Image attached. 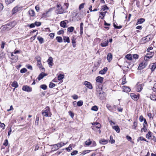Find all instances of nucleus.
Segmentation results:
<instances>
[{
    "instance_id": "22",
    "label": "nucleus",
    "mask_w": 156,
    "mask_h": 156,
    "mask_svg": "<svg viewBox=\"0 0 156 156\" xmlns=\"http://www.w3.org/2000/svg\"><path fill=\"white\" fill-rule=\"evenodd\" d=\"M153 56V55H151L148 56L147 55H146L144 57V61H146V62L147 61H148V59L151 58Z\"/></svg>"
},
{
    "instance_id": "42",
    "label": "nucleus",
    "mask_w": 156,
    "mask_h": 156,
    "mask_svg": "<svg viewBox=\"0 0 156 156\" xmlns=\"http://www.w3.org/2000/svg\"><path fill=\"white\" fill-rule=\"evenodd\" d=\"M58 149L57 148V147L56 145V144L53 145L52 146V150L53 151H56V150H57Z\"/></svg>"
},
{
    "instance_id": "10",
    "label": "nucleus",
    "mask_w": 156,
    "mask_h": 156,
    "mask_svg": "<svg viewBox=\"0 0 156 156\" xmlns=\"http://www.w3.org/2000/svg\"><path fill=\"white\" fill-rule=\"evenodd\" d=\"M130 96L132 99L134 101H136L139 98L138 96L134 93L131 94Z\"/></svg>"
},
{
    "instance_id": "3",
    "label": "nucleus",
    "mask_w": 156,
    "mask_h": 156,
    "mask_svg": "<svg viewBox=\"0 0 156 156\" xmlns=\"http://www.w3.org/2000/svg\"><path fill=\"white\" fill-rule=\"evenodd\" d=\"M50 112V108L47 106L46 107L44 110L42 111V115L45 117H48V114Z\"/></svg>"
},
{
    "instance_id": "15",
    "label": "nucleus",
    "mask_w": 156,
    "mask_h": 156,
    "mask_svg": "<svg viewBox=\"0 0 156 156\" xmlns=\"http://www.w3.org/2000/svg\"><path fill=\"white\" fill-rule=\"evenodd\" d=\"M60 25L63 28L67 27L66 23L64 21H62L60 22Z\"/></svg>"
},
{
    "instance_id": "9",
    "label": "nucleus",
    "mask_w": 156,
    "mask_h": 156,
    "mask_svg": "<svg viewBox=\"0 0 156 156\" xmlns=\"http://www.w3.org/2000/svg\"><path fill=\"white\" fill-rule=\"evenodd\" d=\"M21 9V8L18 6L15 7L12 10V12L13 14L20 11Z\"/></svg>"
},
{
    "instance_id": "34",
    "label": "nucleus",
    "mask_w": 156,
    "mask_h": 156,
    "mask_svg": "<svg viewBox=\"0 0 156 156\" xmlns=\"http://www.w3.org/2000/svg\"><path fill=\"white\" fill-rule=\"evenodd\" d=\"M137 141H138L139 140H144L147 142H148V141L147 140L144 138L143 136H140L139 137Z\"/></svg>"
},
{
    "instance_id": "1",
    "label": "nucleus",
    "mask_w": 156,
    "mask_h": 156,
    "mask_svg": "<svg viewBox=\"0 0 156 156\" xmlns=\"http://www.w3.org/2000/svg\"><path fill=\"white\" fill-rule=\"evenodd\" d=\"M107 9V6L106 5H104L101 7V9L100 12V15H101L103 16L101 18L103 19L104 17L105 16L106 13H107L106 11L105 10Z\"/></svg>"
},
{
    "instance_id": "12",
    "label": "nucleus",
    "mask_w": 156,
    "mask_h": 156,
    "mask_svg": "<svg viewBox=\"0 0 156 156\" xmlns=\"http://www.w3.org/2000/svg\"><path fill=\"white\" fill-rule=\"evenodd\" d=\"M145 21V20L142 18L139 19L137 20V22L136 23V25H138L139 24L143 23Z\"/></svg>"
},
{
    "instance_id": "5",
    "label": "nucleus",
    "mask_w": 156,
    "mask_h": 156,
    "mask_svg": "<svg viewBox=\"0 0 156 156\" xmlns=\"http://www.w3.org/2000/svg\"><path fill=\"white\" fill-rule=\"evenodd\" d=\"M9 25L7 24L2 27V30L1 32L3 33L5 31H7L10 30L11 28L10 27Z\"/></svg>"
},
{
    "instance_id": "53",
    "label": "nucleus",
    "mask_w": 156,
    "mask_h": 156,
    "mask_svg": "<svg viewBox=\"0 0 156 156\" xmlns=\"http://www.w3.org/2000/svg\"><path fill=\"white\" fill-rule=\"evenodd\" d=\"M137 125V122L135 121L133 123V129H136V127Z\"/></svg>"
},
{
    "instance_id": "62",
    "label": "nucleus",
    "mask_w": 156,
    "mask_h": 156,
    "mask_svg": "<svg viewBox=\"0 0 156 156\" xmlns=\"http://www.w3.org/2000/svg\"><path fill=\"white\" fill-rule=\"evenodd\" d=\"M72 97L75 100H76L78 98V96L76 94H74L72 96Z\"/></svg>"
},
{
    "instance_id": "20",
    "label": "nucleus",
    "mask_w": 156,
    "mask_h": 156,
    "mask_svg": "<svg viewBox=\"0 0 156 156\" xmlns=\"http://www.w3.org/2000/svg\"><path fill=\"white\" fill-rule=\"evenodd\" d=\"M112 59V55L111 53L108 54V61L109 62H111Z\"/></svg>"
},
{
    "instance_id": "33",
    "label": "nucleus",
    "mask_w": 156,
    "mask_h": 156,
    "mask_svg": "<svg viewBox=\"0 0 156 156\" xmlns=\"http://www.w3.org/2000/svg\"><path fill=\"white\" fill-rule=\"evenodd\" d=\"M109 142L111 144H113L115 143V140H114L113 139L112 136H111L110 137V140Z\"/></svg>"
},
{
    "instance_id": "49",
    "label": "nucleus",
    "mask_w": 156,
    "mask_h": 156,
    "mask_svg": "<svg viewBox=\"0 0 156 156\" xmlns=\"http://www.w3.org/2000/svg\"><path fill=\"white\" fill-rule=\"evenodd\" d=\"M150 98L152 100L156 101V96L155 95H152L151 96Z\"/></svg>"
},
{
    "instance_id": "50",
    "label": "nucleus",
    "mask_w": 156,
    "mask_h": 156,
    "mask_svg": "<svg viewBox=\"0 0 156 156\" xmlns=\"http://www.w3.org/2000/svg\"><path fill=\"white\" fill-rule=\"evenodd\" d=\"M77 153L78 151H74L72 152V153L71 154V155L72 156L74 155L77 154Z\"/></svg>"
},
{
    "instance_id": "35",
    "label": "nucleus",
    "mask_w": 156,
    "mask_h": 156,
    "mask_svg": "<svg viewBox=\"0 0 156 156\" xmlns=\"http://www.w3.org/2000/svg\"><path fill=\"white\" fill-rule=\"evenodd\" d=\"M40 87L44 90H46L47 88V86L45 84L41 85Z\"/></svg>"
},
{
    "instance_id": "60",
    "label": "nucleus",
    "mask_w": 156,
    "mask_h": 156,
    "mask_svg": "<svg viewBox=\"0 0 156 156\" xmlns=\"http://www.w3.org/2000/svg\"><path fill=\"white\" fill-rule=\"evenodd\" d=\"M144 119L142 115H140V116L139 119L140 122H142L144 120Z\"/></svg>"
},
{
    "instance_id": "8",
    "label": "nucleus",
    "mask_w": 156,
    "mask_h": 156,
    "mask_svg": "<svg viewBox=\"0 0 156 156\" xmlns=\"http://www.w3.org/2000/svg\"><path fill=\"white\" fill-rule=\"evenodd\" d=\"M83 84L89 89H92L93 88L92 85L90 82L85 81L83 82Z\"/></svg>"
},
{
    "instance_id": "27",
    "label": "nucleus",
    "mask_w": 156,
    "mask_h": 156,
    "mask_svg": "<svg viewBox=\"0 0 156 156\" xmlns=\"http://www.w3.org/2000/svg\"><path fill=\"white\" fill-rule=\"evenodd\" d=\"M45 75H45V74H43L42 73H41L38 77L37 79L39 80H40L41 79H42Z\"/></svg>"
},
{
    "instance_id": "51",
    "label": "nucleus",
    "mask_w": 156,
    "mask_h": 156,
    "mask_svg": "<svg viewBox=\"0 0 156 156\" xmlns=\"http://www.w3.org/2000/svg\"><path fill=\"white\" fill-rule=\"evenodd\" d=\"M18 58V56L17 55L15 56L14 57H13L11 58V59H12L13 60H14L15 62H16L17 61Z\"/></svg>"
},
{
    "instance_id": "13",
    "label": "nucleus",
    "mask_w": 156,
    "mask_h": 156,
    "mask_svg": "<svg viewBox=\"0 0 156 156\" xmlns=\"http://www.w3.org/2000/svg\"><path fill=\"white\" fill-rule=\"evenodd\" d=\"M47 62H48V64L51 66L53 65V58L52 57H50L48 59Z\"/></svg>"
},
{
    "instance_id": "38",
    "label": "nucleus",
    "mask_w": 156,
    "mask_h": 156,
    "mask_svg": "<svg viewBox=\"0 0 156 156\" xmlns=\"http://www.w3.org/2000/svg\"><path fill=\"white\" fill-rule=\"evenodd\" d=\"M74 30V27H70L68 28V31L69 32H72Z\"/></svg>"
},
{
    "instance_id": "61",
    "label": "nucleus",
    "mask_w": 156,
    "mask_h": 156,
    "mask_svg": "<svg viewBox=\"0 0 156 156\" xmlns=\"http://www.w3.org/2000/svg\"><path fill=\"white\" fill-rule=\"evenodd\" d=\"M142 130H143L144 132H146L147 130V128L144 124H143V127L142 129L141 130L142 131Z\"/></svg>"
},
{
    "instance_id": "52",
    "label": "nucleus",
    "mask_w": 156,
    "mask_h": 156,
    "mask_svg": "<svg viewBox=\"0 0 156 156\" xmlns=\"http://www.w3.org/2000/svg\"><path fill=\"white\" fill-rule=\"evenodd\" d=\"M8 144V142L7 139L5 140L4 143L3 144V145L5 146H7Z\"/></svg>"
},
{
    "instance_id": "54",
    "label": "nucleus",
    "mask_w": 156,
    "mask_h": 156,
    "mask_svg": "<svg viewBox=\"0 0 156 156\" xmlns=\"http://www.w3.org/2000/svg\"><path fill=\"white\" fill-rule=\"evenodd\" d=\"M39 117H36V121L35 122V123L36 125H38V121L39 120Z\"/></svg>"
},
{
    "instance_id": "21",
    "label": "nucleus",
    "mask_w": 156,
    "mask_h": 156,
    "mask_svg": "<svg viewBox=\"0 0 156 156\" xmlns=\"http://www.w3.org/2000/svg\"><path fill=\"white\" fill-rule=\"evenodd\" d=\"M29 13L30 15L32 16H35V12L34 10L30 9L29 10Z\"/></svg>"
},
{
    "instance_id": "25",
    "label": "nucleus",
    "mask_w": 156,
    "mask_h": 156,
    "mask_svg": "<svg viewBox=\"0 0 156 156\" xmlns=\"http://www.w3.org/2000/svg\"><path fill=\"white\" fill-rule=\"evenodd\" d=\"M56 39L58 42L61 43L62 42V39L61 37H57Z\"/></svg>"
},
{
    "instance_id": "39",
    "label": "nucleus",
    "mask_w": 156,
    "mask_h": 156,
    "mask_svg": "<svg viewBox=\"0 0 156 156\" xmlns=\"http://www.w3.org/2000/svg\"><path fill=\"white\" fill-rule=\"evenodd\" d=\"M15 0H5V2L7 4H9L12 3Z\"/></svg>"
},
{
    "instance_id": "7",
    "label": "nucleus",
    "mask_w": 156,
    "mask_h": 156,
    "mask_svg": "<svg viewBox=\"0 0 156 156\" xmlns=\"http://www.w3.org/2000/svg\"><path fill=\"white\" fill-rule=\"evenodd\" d=\"M23 90L27 92H30L32 90V88L30 87L27 85L23 86L22 87Z\"/></svg>"
},
{
    "instance_id": "36",
    "label": "nucleus",
    "mask_w": 156,
    "mask_h": 156,
    "mask_svg": "<svg viewBox=\"0 0 156 156\" xmlns=\"http://www.w3.org/2000/svg\"><path fill=\"white\" fill-rule=\"evenodd\" d=\"M64 75L63 74H60L59 75L58 77V80H61L64 77Z\"/></svg>"
},
{
    "instance_id": "28",
    "label": "nucleus",
    "mask_w": 156,
    "mask_h": 156,
    "mask_svg": "<svg viewBox=\"0 0 156 156\" xmlns=\"http://www.w3.org/2000/svg\"><path fill=\"white\" fill-rule=\"evenodd\" d=\"M125 57L126 59L129 60H131L132 59V55L130 54H128L126 55Z\"/></svg>"
},
{
    "instance_id": "57",
    "label": "nucleus",
    "mask_w": 156,
    "mask_h": 156,
    "mask_svg": "<svg viewBox=\"0 0 156 156\" xmlns=\"http://www.w3.org/2000/svg\"><path fill=\"white\" fill-rule=\"evenodd\" d=\"M35 25L37 26H39L41 25V23L40 22H36L34 23Z\"/></svg>"
},
{
    "instance_id": "46",
    "label": "nucleus",
    "mask_w": 156,
    "mask_h": 156,
    "mask_svg": "<svg viewBox=\"0 0 156 156\" xmlns=\"http://www.w3.org/2000/svg\"><path fill=\"white\" fill-rule=\"evenodd\" d=\"M27 70L25 68H23L21 69L20 70V72L21 73H24L27 72Z\"/></svg>"
},
{
    "instance_id": "55",
    "label": "nucleus",
    "mask_w": 156,
    "mask_h": 156,
    "mask_svg": "<svg viewBox=\"0 0 156 156\" xmlns=\"http://www.w3.org/2000/svg\"><path fill=\"white\" fill-rule=\"evenodd\" d=\"M85 3H83L81 4L79 6V9L80 10L81 9H83L84 8V6Z\"/></svg>"
},
{
    "instance_id": "18",
    "label": "nucleus",
    "mask_w": 156,
    "mask_h": 156,
    "mask_svg": "<svg viewBox=\"0 0 156 156\" xmlns=\"http://www.w3.org/2000/svg\"><path fill=\"white\" fill-rule=\"evenodd\" d=\"M107 70V67L105 68L103 70H101L99 72V73L101 74H105Z\"/></svg>"
},
{
    "instance_id": "2",
    "label": "nucleus",
    "mask_w": 156,
    "mask_h": 156,
    "mask_svg": "<svg viewBox=\"0 0 156 156\" xmlns=\"http://www.w3.org/2000/svg\"><path fill=\"white\" fill-rule=\"evenodd\" d=\"M55 12L57 14H62L64 12V10L62 7L59 4L57 5V9Z\"/></svg>"
},
{
    "instance_id": "40",
    "label": "nucleus",
    "mask_w": 156,
    "mask_h": 156,
    "mask_svg": "<svg viewBox=\"0 0 156 156\" xmlns=\"http://www.w3.org/2000/svg\"><path fill=\"white\" fill-rule=\"evenodd\" d=\"M83 104V101H82L81 100L78 101L77 103V105L78 106H81Z\"/></svg>"
},
{
    "instance_id": "16",
    "label": "nucleus",
    "mask_w": 156,
    "mask_h": 156,
    "mask_svg": "<svg viewBox=\"0 0 156 156\" xmlns=\"http://www.w3.org/2000/svg\"><path fill=\"white\" fill-rule=\"evenodd\" d=\"M113 129L115 130L117 133H119L120 132V129L118 126H114L112 127Z\"/></svg>"
},
{
    "instance_id": "17",
    "label": "nucleus",
    "mask_w": 156,
    "mask_h": 156,
    "mask_svg": "<svg viewBox=\"0 0 156 156\" xmlns=\"http://www.w3.org/2000/svg\"><path fill=\"white\" fill-rule=\"evenodd\" d=\"M11 86L15 88H16L18 87V84L16 81H14L11 84Z\"/></svg>"
},
{
    "instance_id": "14",
    "label": "nucleus",
    "mask_w": 156,
    "mask_h": 156,
    "mask_svg": "<svg viewBox=\"0 0 156 156\" xmlns=\"http://www.w3.org/2000/svg\"><path fill=\"white\" fill-rule=\"evenodd\" d=\"M150 67L151 71H153L156 68V64L155 63H154L152 65H150Z\"/></svg>"
},
{
    "instance_id": "44",
    "label": "nucleus",
    "mask_w": 156,
    "mask_h": 156,
    "mask_svg": "<svg viewBox=\"0 0 156 156\" xmlns=\"http://www.w3.org/2000/svg\"><path fill=\"white\" fill-rule=\"evenodd\" d=\"M114 27L116 29H120L122 27V26H117L115 23H114L113 24Z\"/></svg>"
},
{
    "instance_id": "59",
    "label": "nucleus",
    "mask_w": 156,
    "mask_h": 156,
    "mask_svg": "<svg viewBox=\"0 0 156 156\" xmlns=\"http://www.w3.org/2000/svg\"><path fill=\"white\" fill-rule=\"evenodd\" d=\"M152 90L154 92H156V83L154 85Z\"/></svg>"
},
{
    "instance_id": "30",
    "label": "nucleus",
    "mask_w": 156,
    "mask_h": 156,
    "mask_svg": "<svg viewBox=\"0 0 156 156\" xmlns=\"http://www.w3.org/2000/svg\"><path fill=\"white\" fill-rule=\"evenodd\" d=\"M91 142L90 139H89L85 142V144L86 146H89L91 144Z\"/></svg>"
},
{
    "instance_id": "11",
    "label": "nucleus",
    "mask_w": 156,
    "mask_h": 156,
    "mask_svg": "<svg viewBox=\"0 0 156 156\" xmlns=\"http://www.w3.org/2000/svg\"><path fill=\"white\" fill-rule=\"evenodd\" d=\"M104 78L100 76L97 77L96 78V80L97 82L102 83L103 82Z\"/></svg>"
},
{
    "instance_id": "41",
    "label": "nucleus",
    "mask_w": 156,
    "mask_h": 156,
    "mask_svg": "<svg viewBox=\"0 0 156 156\" xmlns=\"http://www.w3.org/2000/svg\"><path fill=\"white\" fill-rule=\"evenodd\" d=\"M90 152V150H85L83 151L81 153V154L83 155L87 153H88Z\"/></svg>"
},
{
    "instance_id": "43",
    "label": "nucleus",
    "mask_w": 156,
    "mask_h": 156,
    "mask_svg": "<svg viewBox=\"0 0 156 156\" xmlns=\"http://www.w3.org/2000/svg\"><path fill=\"white\" fill-rule=\"evenodd\" d=\"M126 76H124L122 78V85L124 84L126 82Z\"/></svg>"
},
{
    "instance_id": "4",
    "label": "nucleus",
    "mask_w": 156,
    "mask_h": 156,
    "mask_svg": "<svg viewBox=\"0 0 156 156\" xmlns=\"http://www.w3.org/2000/svg\"><path fill=\"white\" fill-rule=\"evenodd\" d=\"M147 65V63L146 61H143L139 65L138 68V69L141 70L145 68Z\"/></svg>"
},
{
    "instance_id": "45",
    "label": "nucleus",
    "mask_w": 156,
    "mask_h": 156,
    "mask_svg": "<svg viewBox=\"0 0 156 156\" xmlns=\"http://www.w3.org/2000/svg\"><path fill=\"white\" fill-rule=\"evenodd\" d=\"M72 149L71 145H70L68 147L66 148L65 149L67 151H69L70 150Z\"/></svg>"
},
{
    "instance_id": "19",
    "label": "nucleus",
    "mask_w": 156,
    "mask_h": 156,
    "mask_svg": "<svg viewBox=\"0 0 156 156\" xmlns=\"http://www.w3.org/2000/svg\"><path fill=\"white\" fill-rule=\"evenodd\" d=\"M123 91L125 92H129L131 90L128 87L124 86Z\"/></svg>"
},
{
    "instance_id": "32",
    "label": "nucleus",
    "mask_w": 156,
    "mask_h": 156,
    "mask_svg": "<svg viewBox=\"0 0 156 156\" xmlns=\"http://www.w3.org/2000/svg\"><path fill=\"white\" fill-rule=\"evenodd\" d=\"M101 126H99L96 125L93 126L92 127V129L95 131L97 130L98 129H99Z\"/></svg>"
},
{
    "instance_id": "37",
    "label": "nucleus",
    "mask_w": 156,
    "mask_h": 156,
    "mask_svg": "<svg viewBox=\"0 0 156 156\" xmlns=\"http://www.w3.org/2000/svg\"><path fill=\"white\" fill-rule=\"evenodd\" d=\"M98 109V108L96 106H94L91 108V110L93 111H97Z\"/></svg>"
},
{
    "instance_id": "26",
    "label": "nucleus",
    "mask_w": 156,
    "mask_h": 156,
    "mask_svg": "<svg viewBox=\"0 0 156 156\" xmlns=\"http://www.w3.org/2000/svg\"><path fill=\"white\" fill-rule=\"evenodd\" d=\"M63 40L65 42H67L68 43L70 42V40L68 37L65 36L63 37Z\"/></svg>"
},
{
    "instance_id": "6",
    "label": "nucleus",
    "mask_w": 156,
    "mask_h": 156,
    "mask_svg": "<svg viewBox=\"0 0 156 156\" xmlns=\"http://www.w3.org/2000/svg\"><path fill=\"white\" fill-rule=\"evenodd\" d=\"M37 65L39 67L40 69H44V68L43 67L42 64L41 63V58L40 57H37L36 58Z\"/></svg>"
},
{
    "instance_id": "24",
    "label": "nucleus",
    "mask_w": 156,
    "mask_h": 156,
    "mask_svg": "<svg viewBox=\"0 0 156 156\" xmlns=\"http://www.w3.org/2000/svg\"><path fill=\"white\" fill-rule=\"evenodd\" d=\"M143 86L144 85H143L142 84H140L138 85L137 88V90L138 91L140 92L143 89Z\"/></svg>"
},
{
    "instance_id": "64",
    "label": "nucleus",
    "mask_w": 156,
    "mask_h": 156,
    "mask_svg": "<svg viewBox=\"0 0 156 156\" xmlns=\"http://www.w3.org/2000/svg\"><path fill=\"white\" fill-rule=\"evenodd\" d=\"M64 33V31L62 30H61L58 31L57 32V34H58L60 35L63 34Z\"/></svg>"
},
{
    "instance_id": "31",
    "label": "nucleus",
    "mask_w": 156,
    "mask_h": 156,
    "mask_svg": "<svg viewBox=\"0 0 156 156\" xmlns=\"http://www.w3.org/2000/svg\"><path fill=\"white\" fill-rule=\"evenodd\" d=\"M101 45L102 47H106L107 46V41H105L101 43Z\"/></svg>"
},
{
    "instance_id": "48",
    "label": "nucleus",
    "mask_w": 156,
    "mask_h": 156,
    "mask_svg": "<svg viewBox=\"0 0 156 156\" xmlns=\"http://www.w3.org/2000/svg\"><path fill=\"white\" fill-rule=\"evenodd\" d=\"M151 132L150 131H149L148 132V133L146 135V137L147 138L149 139L150 138V137H151Z\"/></svg>"
},
{
    "instance_id": "63",
    "label": "nucleus",
    "mask_w": 156,
    "mask_h": 156,
    "mask_svg": "<svg viewBox=\"0 0 156 156\" xmlns=\"http://www.w3.org/2000/svg\"><path fill=\"white\" fill-rule=\"evenodd\" d=\"M69 115L72 118H73L74 116V113L71 111L69 112Z\"/></svg>"
},
{
    "instance_id": "56",
    "label": "nucleus",
    "mask_w": 156,
    "mask_h": 156,
    "mask_svg": "<svg viewBox=\"0 0 156 156\" xmlns=\"http://www.w3.org/2000/svg\"><path fill=\"white\" fill-rule=\"evenodd\" d=\"M133 57L135 59H138L139 58V55L136 54H134L133 55Z\"/></svg>"
},
{
    "instance_id": "29",
    "label": "nucleus",
    "mask_w": 156,
    "mask_h": 156,
    "mask_svg": "<svg viewBox=\"0 0 156 156\" xmlns=\"http://www.w3.org/2000/svg\"><path fill=\"white\" fill-rule=\"evenodd\" d=\"M37 39L41 44H42L44 42V40L42 37L38 36L37 37Z\"/></svg>"
},
{
    "instance_id": "23",
    "label": "nucleus",
    "mask_w": 156,
    "mask_h": 156,
    "mask_svg": "<svg viewBox=\"0 0 156 156\" xmlns=\"http://www.w3.org/2000/svg\"><path fill=\"white\" fill-rule=\"evenodd\" d=\"M99 142L101 144H105L107 143V141L106 140H105V139H102L100 140Z\"/></svg>"
},
{
    "instance_id": "47",
    "label": "nucleus",
    "mask_w": 156,
    "mask_h": 156,
    "mask_svg": "<svg viewBox=\"0 0 156 156\" xmlns=\"http://www.w3.org/2000/svg\"><path fill=\"white\" fill-rule=\"evenodd\" d=\"M49 87L50 88H52L54 87L55 86V84L54 83L51 82L50 84L49 85Z\"/></svg>"
},
{
    "instance_id": "58",
    "label": "nucleus",
    "mask_w": 156,
    "mask_h": 156,
    "mask_svg": "<svg viewBox=\"0 0 156 156\" xmlns=\"http://www.w3.org/2000/svg\"><path fill=\"white\" fill-rule=\"evenodd\" d=\"M1 125H0V127L2 128L3 129H5V125L3 123H1L0 122Z\"/></svg>"
}]
</instances>
